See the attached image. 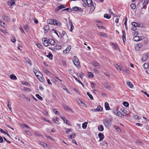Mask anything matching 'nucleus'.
I'll return each instance as SVG.
<instances>
[{
	"instance_id": "obj_46",
	"label": "nucleus",
	"mask_w": 149,
	"mask_h": 149,
	"mask_svg": "<svg viewBox=\"0 0 149 149\" xmlns=\"http://www.w3.org/2000/svg\"><path fill=\"white\" fill-rule=\"evenodd\" d=\"M22 127L23 128H24V127H26V128L28 129H31L30 127L26 124H23L22 125Z\"/></svg>"
},
{
	"instance_id": "obj_59",
	"label": "nucleus",
	"mask_w": 149,
	"mask_h": 149,
	"mask_svg": "<svg viewBox=\"0 0 149 149\" xmlns=\"http://www.w3.org/2000/svg\"><path fill=\"white\" fill-rule=\"evenodd\" d=\"M91 87H92V88H95V84H94V83H93V82H91Z\"/></svg>"
},
{
	"instance_id": "obj_16",
	"label": "nucleus",
	"mask_w": 149,
	"mask_h": 149,
	"mask_svg": "<svg viewBox=\"0 0 149 149\" xmlns=\"http://www.w3.org/2000/svg\"><path fill=\"white\" fill-rule=\"evenodd\" d=\"M142 45L141 44L136 45L135 47V48L136 50L139 51L140 50V48L141 47Z\"/></svg>"
},
{
	"instance_id": "obj_43",
	"label": "nucleus",
	"mask_w": 149,
	"mask_h": 149,
	"mask_svg": "<svg viewBox=\"0 0 149 149\" xmlns=\"http://www.w3.org/2000/svg\"><path fill=\"white\" fill-rule=\"evenodd\" d=\"M36 45L40 49H42L43 47L38 42H36Z\"/></svg>"
},
{
	"instance_id": "obj_18",
	"label": "nucleus",
	"mask_w": 149,
	"mask_h": 149,
	"mask_svg": "<svg viewBox=\"0 0 149 149\" xmlns=\"http://www.w3.org/2000/svg\"><path fill=\"white\" fill-rule=\"evenodd\" d=\"M98 136L100 139L99 140L100 141L102 140L103 139L104 137L103 134H101V133H99L98 134Z\"/></svg>"
},
{
	"instance_id": "obj_49",
	"label": "nucleus",
	"mask_w": 149,
	"mask_h": 149,
	"mask_svg": "<svg viewBox=\"0 0 149 149\" xmlns=\"http://www.w3.org/2000/svg\"><path fill=\"white\" fill-rule=\"evenodd\" d=\"M131 7L133 9H134L135 8L136 5L134 3H132L130 5Z\"/></svg>"
},
{
	"instance_id": "obj_7",
	"label": "nucleus",
	"mask_w": 149,
	"mask_h": 149,
	"mask_svg": "<svg viewBox=\"0 0 149 149\" xmlns=\"http://www.w3.org/2000/svg\"><path fill=\"white\" fill-rule=\"evenodd\" d=\"M34 72L37 78H38V77L40 76H42V74L39 71L36 70H34Z\"/></svg>"
},
{
	"instance_id": "obj_1",
	"label": "nucleus",
	"mask_w": 149,
	"mask_h": 149,
	"mask_svg": "<svg viewBox=\"0 0 149 149\" xmlns=\"http://www.w3.org/2000/svg\"><path fill=\"white\" fill-rule=\"evenodd\" d=\"M47 22L48 24L56 25L57 26H60L61 25V23L58 21L52 19H49L47 20Z\"/></svg>"
},
{
	"instance_id": "obj_30",
	"label": "nucleus",
	"mask_w": 149,
	"mask_h": 149,
	"mask_svg": "<svg viewBox=\"0 0 149 149\" xmlns=\"http://www.w3.org/2000/svg\"><path fill=\"white\" fill-rule=\"evenodd\" d=\"M63 107L65 109H67L68 111H72V110L69 107L65 105H64Z\"/></svg>"
},
{
	"instance_id": "obj_6",
	"label": "nucleus",
	"mask_w": 149,
	"mask_h": 149,
	"mask_svg": "<svg viewBox=\"0 0 149 149\" xmlns=\"http://www.w3.org/2000/svg\"><path fill=\"white\" fill-rule=\"evenodd\" d=\"M42 42L44 45L45 46H47L49 45L48 40L47 41L46 38H43L42 39Z\"/></svg>"
},
{
	"instance_id": "obj_36",
	"label": "nucleus",
	"mask_w": 149,
	"mask_h": 149,
	"mask_svg": "<svg viewBox=\"0 0 149 149\" xmlns=\"http://www.w3.org/2000/svg\"><path fill=\"white\" fill-rule=\"evenodd\" d=\"M87 124L88 123L87 122H84L83 123L82 127L84 129H86V128Z\"/></svg>"
},
{
	"instance_id": "obj_26",
	"label": "nucleus",
	"mask_w": 149,
	"mask_h": 149,
	"mask_svg": "<svg viewBox=\"0 0 149 149\" xmlns=\"http://www.w3.org/2000/svg\"><path fill=\"white\" fill-rule=\"evenodd\" d=\"M133 39L134 41H138L140 40V38L139 37L137 36H134Z\"/></svg>"
},
{
	"instance_id": "obj_27",
	"label": "nucleus",
	"mask_w": 149,
	"mask_h": 149,
	"mask_svg": "<svg viewBox=\"0 0 149 149\" xmlns=\"http://www.w3.org/2000/svg\"><path fill=\"white\" fill-rule=\"evenodd\" d=\"M105 107L106 110H109L110 109L109 104L107 102L105 103Z\"/></svg>"
},
{
	"instance_id": "obj_44",
	"label": "nucleus",
	"mask_w": 149,
	"mask_h": 149,
	"mask_svg": "<svg viewBox=\"0 0 149 149\" xmlns=\"http://www.w3.org/2000/svg\"><path fill=\"white\" fill-rule=\"evenodd\" d=\"M87 94L91 100H93V97L92 95L89 92H87Z\"/></svg>"
},
{
	"instance_id": "obj_52",
	"label": "nucleus",
	"mask_w": 149,
	"mask_h": 149,
	"mask_svg": "<svg viewBox=\"0 0 149 149\" xmlns=\"http://www.w3.org/2000/svg\"><path fill=\"white\" fill-rule=\"evenodd\" d=\"M0 25L4 27H5V26H6L5 24L1 20H0Z\"/></svg>"
},
{
	"instance_id": "obj_35",
	"label": "nucleus",
	"mask_w": 149,
	"mask_h": 149,
	"mask_svg": "<svg viewBox=\"0 0 149 149\" xmlns=\"http://www.w3.org/2000/svg\"><path fill=\"white\" fill-rule=\"evenodd\" d=\"M10 78L11 79H13L14 80H16L17 79V77L16 76L13 74H12L10 75Z\"/></svg>"
},
{
	"instance_id": "obj_10",
	"label": "nucleus",
	"mask_w": 149,
	"mask_h": 149,
	"mask_svg": "<svg viewBox=\"0 0 149 149\" xmlns=\"http://www.w3.org/2000/svg\"><path fill=\"white\" fill-rule=\"evenodd\" d=\"M8 4L11 6L15 5V3L14 0H10L8 1Z\"/></svg>"
},
{
	"instance_id": "obj_61",
	"label": "nucleus",
	"mask_w": 149,
	"mask_h": 149,
	"mask_svg": "<svg viewBox=\"0 0 149 149\" xmlns=\"http://www.w3.org/2000/svg\"><path fill=\"white\" fill-rule=\"evenodd\" d=\"M25 132L28 135H31V133L27 130H25Z\"/></svg>"
},
{
	"instance_id": "obj_24",
	"label": "nucleus",
	"mask_w": 149,
	"mask_h": 149,
	"mask_svg": "<svg viewBox=\"0 0 149 149\" xmlns=\"http://www.w3.org/2000/svg\"><path fill=\"white\" fill-rule=\"evenodd\" d=\"M65 7L63 5H61L58 6L56 9V10L58 11L59 10L64 8Z\"/></svg>"
},
{
	"instance_id": "obj_51",
	"label": "nucleus",
	"mask_w": 149,
	"mask_h": 149,
	"mask_svg": "<svg viewBox=\"0 0 149 149\" xmlns=\"http://www.w3.org/2000/svg\"><path fill=\"white\" fill-rule=\"evenodd\" d=\"M53 120L55 123H57L58 122V118H53L52 119Z\"/></svg>"
},
{
	"instance_id": "obj_63",
	"label": "nucleus",
	"mask_w": 149,
	"mask_h": 149,
	"mask_svg": "<svg viewBox=\"0 0 149 149\" xmlns=\"http://www.w3.org/2000/svg\"><path fill=\"white\" fill-rule=\"evenodd\" d=\"M100 144H101V145H102L103 146H105L106 144H107V143L106 141H103L102 142V143H100Z\"/></svg>"
},
{
	"instance_id": "obj_64",
	"label": "nucleus",
	"mask_w": 149,
	"mask_h": 149,
	"mask_svg": "<svg viewBox=\"0 0 149 149\" xmlns=\"http://www.w3.org/2000/svg\"><path fill=\"white\" fill-rule=\"evenodd\" d=\"M44 71L47 73V74H49L50 73V72L47 70L45 69L44 70Z\"/></svg>"
},
{
	"instance_id": "obj_22",
	"label": "nucleus",
	"mask_w": 149,
	"mask_h": 149,
	"mask_svg": "<svg viewBox=\"0 0 149 149\" xmlns=\"http://www.w3.org/2000/svg\"><path fill=\"white\" fill-rule=\"evenodd\" d=\"M127 84L128 86L131 88H132L133 87V85L132 83L130 81H127Z\"/></svg>"
},
{
	"instance_id": "obj_41",
	"label": "nucleus",
	"mask_w": 149,
	"mask_h": 149,
	"mask_svg": "<svg viewBox=\"0 0 149 149\" xmlns=\"http://www.w3.org/2000/svg\"><path fill=\"white\" fill-rule=\"evenodd\" d=\"M134 118L135 119L138 120H140L141 118V117L137 115H134Z\"/></svg>"
},
{
	"instance_id": "obj_31",
	"label": "nucleus",
	"mask_w": 149,
	"mask_h": 149,
	"mask_svg": "<svg viewBox=\"0 0 149 149\" xmlns=\"http://www.w3.org/2000/svg\"><path fill=\"white\" fill-rule=\"evenodd\" d=\"M61 118H62V119L63 120V121L67 124L70 125L69 123H70V122L69 121H68L67 120H66L65 118L63 117H61Z\"/></svg>"
},
{
	"instance_id": "obj_45",
	"label": "nucleus",
	"mask_w": 149,
	"mask_h": 149,
	"mask_svg": "<svg viewBox=\"0 0 149 149\" xmlns=\"http://www.w3.org/2000/svg\"><path fill=\"white\" fill-rule=\"evenodd\" d=\"M24 28L25 29V31H26L28 32L29 30V26L27 25H25L24 26Z\"/></svg>"
},
{
	"instance_id": "obj_8",
	"label": "nucleus",
	"mask_w": 149,
	"mask_h": 149,
	"mask_svg": "<svg viewBox=\"0 0 149 149\" xmlns=\"http://www.w3.org/2000/svg\"><path fill=\"white\" fill-rule=\"evenodd\" d=\"M71 48V46L69 45L68 46L66 49L63 51V54H65L68 53L70 51Z\"/></svg>"
},
{
	"instance_id": "obj_62",
	"label": "nucleus",
	"mask_w": 149,
	"mask_h": 149,
	"mask_svg": "<svg viewBox=\"0 0 149 149\" xmlns=\"http://www.w3.org/2000/svg\"><path fill=\"white\" fill-rule=\"evenodd\" d=\"M99 34L100 36H102L104 37H105L107 36L104 33H100Z\"/></svg>"
},
{
	"instance_id": "obj_19",
	"label": "nucleus",
	"mask_w": 149,
	"mask_h": 149,
	"mask_svg": "<svg viewBox=\"0 0 149 149\" xmlns=\"http://www.w3.org/2000/svg\"><path fill=\"white\" fill-rule=\"evenodd\" d=\"M104 85L105 87L109 90H111V87L107 83H104Z\"/></svg>"
},
{
	"instance_id": "obj_2",
	"label": "nucleus",
	"mask_w": 149,
	"mask_h": 149,
	"mask_svg": "<svg viewBox=\"0 0 149 149\" xmlns=\"http://www.w3.org/2000/svg\"><path fill=\"white\" fill-rule=\"evenodd\" d=\"M73 62L74 65L78 68L80 67L79 59L76 56H74L73 59Z\"/></svg>"
},
{
	"instance_id": "obj_17",
	"label": "nucleus",
	"mask_w": 149,
	"mask_h": 149,
	"mask_svg": "<svg viewBox=\"0 0 149 149\" xmlns=\"http://www.w3.org/2000/svg\"><path fill=\"white\" fill-rule=\"evenodd\" d=\"M112 44L113 46V47L115 49L118 51H119L120 50V49L119 48L117 44L113 43H112Z\"/></svg>"
},
{
	"instance_id": "obj_39",
	"label": "nucleus",
	"mask_w": 149,
	"mask_h": 149,
	"mask_svg": "<svg viewBox=\"0 0 149 149\" xmlns=\"http://www.w3.org/2000/svg\"><path fill=\"white\" fill-rule=\"evenodd\" d=\"M95 6L94 5L93 6H91L90 12H91V13H92L93 12L95 9Z\"/></svg>"
},
{
	"instance_id": "obj_56",
	"label": "nucleus",
	"mask_w": 149,
	"mask_h": 149,
	"mask_svg": "<svg viewBox=\"0 0 149 149\" xmlns=\"http://www.w3.org/2000/svg\"><path fill=\"white\" fill-rule=\"evenodd\" d=\"M143 67L145 69H146L148 67V64L147 63H145L143 65Z\"/></svg>"
},
{
	"instance_id": "obj_14",
	"label": "nucleus",
	"mask_w": 149,
	"mask_h": 149,
	"mask_svg": "<svg viewBox=\"0 0 149 149\" xmlns=\"http://www.w3.org/2000/svg\"><path fill=\"white\" fill-rule=\"evenodd\" d=\"M92 64L96 68L99 69V68L100 65L96 61H95L93 62Z\"/></svg>"
},
{
	"instance_id": "obj_25",
	"label": "nucleus",
	"mask_w": 149,
	"mask_h": 149,
	"mask_svg": "<svg viewBox=\"0 0 149 149\" xmlns=\"http://www.w3.org/2000/svg\"><path fill=\"white\" fill-rule=\"evenodd\" d=\"M146 1V0H145L144 3L143 4V7L141 8L142 9H146V5L147 4H148V2H147L146 3H145Z\"/></svg>"
},
{
	"instance_id": "obj_28",
	"label": "nucleus",
	"mask_w": 149,
	"mask_h": 149,
	"mask_svg": "<svg viewBox=\"0 0 149 149\" xmlns=\"http://www.w3.org/2000/svg\"><path fill=\"white\" fill-rule=\"evenodd\" d=\"M0 31L2 32L6 35L9 34L8 33L7 31L6 30H3L2 29H0Z\"/></svg>"
},
{
	"instance_id": "obj_54",
	"label": "nucleus",
	"mask_w": 149,
	"mask_h": 149,
	"mask_svg": "<svg viewBox=\"0 0 149 149\" xmlns=\"http://www.w3.org/2000/svg\"><path fill=\"white\" fill-rule=\"evenodd\" d=\"M66 131L67 134H69V132H72V129H66Z\"/></svg>"
},
{
	"instance_id": "obj_5",
	"label": "nucleus",
	"mask_w": 149,
	"mask_h": 149,
	"mask_svg": "<svg viewBox=\"0 0 149 149\" xmlns=\"http://www.w3.org/2000/svg\"><path fill=\"white\" fill-rule=\"evenodd\" d=\"M77 102L80 105L84 107H86V106L84 103L79 100L77 99L76 100Z\"/></svg>"
},
{
	"instance_id": "obj_11",
	"label": "nucleus",
	"mask_w": 149,
	"mask_h": 149,
	"mask_svg": "<svg viewBox=\"0 0 149 149\" xmlns=\"http://www.w3.org/2000/svg\"><path fill=\"white\" fill-rule=\"evenodd\" d=\"M114 113L115 114L116 113L117 115L119 117H123L124 116V115L119 111H116L114 112Z\"/></svg>"
},
{
	"instance_id": "obj_23",
	"label": "nucleus",
	"mask_w": 149,
	"mask_h": 149,
	"mask_svg": "<svg viewBox=\"0 0 149 149\" xmlns=\"http://www.w3.org/2000/svg\"><path fill=\"white\" fill-rule=\"evenodd\" d=\"M98 130L101 131H102L104 130V127L102 125H100L98 126Z\"/></svg>"
},
{
	"instance_id": "obj_53",
	"label": "nucleus",
	"mask_w": 149,
	"mask_h": 149,
	"mask_svg": "<svg viewBox=\"0 0 149 149\" xmlns=\"http://www.w3.org/2000/svg\"><path fill=\"white\" fill-rule=\"evenodd\" d=\"M70 138L71 139H73L74 138L75 136V134L74 133L70 135Z\"/></svg>"
},
{
	"instance_id": "obj_38",
	"label": "nucleus",
	"mask_w": 149,
	"mask_h": 149,
	"mask_svg": "<svg viewBox=\"0 0 149 149\" xmlns=\"http://www.w3.org/2000/svg\"><path fill=\"white\" fill-rule=\"evenodd\" d=\"M114 128L119 132H121V130L120 128L117 126H114Z\"/></svg>"
},
{
	"instance_id": "obj_50",
	"label": "nucleus",
	"mask_w": 149,
	"mask_h": 149,
	"mask_svg": "<svg viewBox=\"0 0 149 149\" xmlns=\"http://www.w3.org/2000/svg\"><path fill=\"white\" fill-rule=\"evenodd\" d=\"M36 97L40 100H43V98L39 94H36Z\"/></svg>"
},
{
	"instance_id": "obj_37",
	"label": "nucleus",
	"mask_w": 149,
	"mask_h": 149,
	"mask_svg": "<svg viewBox=\"0 0 149 149\" xmlns=\"http://www.w3.org/2000/svg\"><path fill=\"white\" fill-rule=\"evenodd\" d=\"M127 17H125V22H124V25L125 27V29L126 30L127 29Z\"/></svg>"
},
{
	"instance_id": "obj_32",
	"label": "nucleus",
	"mask_w": 149,
	"mask_h": 149,
	"mask_svg": "<svg viewBox=\"0 0 149 149\" xmlns=\"http://www.w3.org/2000/svg\"><path fill=\"white\" fill-rule=\"evenodd\" d=\"M11 102L9 101H8V109L10 110L11 111H12L11 109L12 108L11 107Z\"/></svg>"
},
{
	"instance_id": "obj_3",
	"label": "nucleus",
	"mask_w": 149,
	"mask_h": 149,
	"mask_svg": "<svg viewBox=\"0 0 149 149\" xmlns=\"http://www.w3.org/2000/svg\"><path fill=\"white\" fill-rule=\"evenodd\" d=\"M103 124L106 127L108 128L110 127L111 125L110 121L106 119L104 120Z\"/></svg>"
},
{
	"instance_id": "obj_55",
	"label": "nucleus",
	"mask_w": 149,
	"mask_h": 149,
	"mask_svg": "<svg viewBox=\"0 0 149 149\" xmlns=\"http://www.w3.org/2000/svg\"><path fill=\"white\" fill-rule=\"evenodd\" d=\"M24 90L26 92H28L31 91L29 88L27 87H24Z\"/></svg>"
},
{
	"instance_id": "obj_48",
	"label": "nucleus",
	"mask_w": 149,
	"mask_h": 149,
	"mask_svg": "<svg viewBox=\"0 0 149 149\" xmlns=\"http://www.w3.org/2000/svg\"><path fill=\"white\" fill-rule=\"evenodd\" d=\"M123 105L125 107H127L129 106V104L128 102H124L123 103Z\"/></svg>"
},
{
	"instance_id": "obj_58",
	"label": "nucleus",
	"mask_w": 149,
	"mask_h": 149,
	"mask_svg": "<svg viewBox=\"0 0 149 149\" xmlns=\"http://www.w3.org/2000/svg\"><path fill=\"white\" fill-rule=\"evenodd\" d=\"M84 76V74L82 72L80 74H79V76L81 78H82Z\"/></svg>"
},
{
	"instance_id": "obj_42",
	"label": "nucleus",
	"mask_w": 149,
	"mask_h": 149,
	"mask_svg": "<svg viewBox=\"0 0 149 149\" xmlns=\"http://www.w3.org/2000/svg\"><path fill=\"white\" fill-rule=\"evenodd\" d=\"M88 77L89 78H92L94 77V75L91 72H88Z\"/></svg>"
},
{
	"instance_id": "obj_40",
	"label": "nucleus",
	"mask_w": 149,
	"mask_h": 149,
	"mask_svg": "<svg viewBox=\"0 0 149 149\" xmlns=\"http://www.w3.org/2000/svg\"><path fill=\"white\" fill-rule=\"evenodd\" d=\"M11 40L13 42H15L16 41L15 37L14 36H12L11 37Z\"/></svg>"
},
{
	"instance_id": "obj_15",
	"label": "nucleus",
	"mask_w": 149,
	"mask_h": 149,
	"mask_svg": "<svg viewBox=\"0 0 149 149\" xmlns=\"http://www.w3.org/2000/svg\"><path fill=\"white\" fill-rule=\"evenodd\" d=\"M48 42L49 44H50L51 45H54L55 44V41L52 39H49L48 40Z\"/></svg>"
},
{
	"instance_id": "obj_12",
	"label": "nucleus",
	"mask_w": 149,
	"mask_h": 149,
	"mask_svg": "<svg viewBox=\"0 0 149 149\" xmlns=\"http://www.w3.org/2000/svg\"><path fill=\"white\" fill-rule=\"evenodd\" d=\"M62 48V47L61 46L57 45L54 46V48L52 49L54 52H56V50H59L60 49Z\"/></svg>"
},
{
	"instance_id": "obj_47",
	"label": "nucleus",
	"mask_w": 149,
	"mask_h": 149,
	"mask_svg": "<svg viewBox=\"0 0 149 149\" xmlns=\"http://www.w3.org/2000/svg\"><path fill=\"white\" fill-rule=\"evenodd\" d=\"M3 18L4 19V20L6 21H9V18L7 16L5 15L3 16Z\"/></svg>"
},
{
	"instance_id": "obj_21",
	"label": "nucleus",
	"mask_w": 149,
	"mask_h": 149,
	"mask_svg": "<svg viewBox=\"0 0 149 149\" xmlns=\"http://www.w3.org/2000/svg\"><path fill=\"white\" fill-rule=\"evenodd\" d=\"M148 58V56L146 55H144L142 58V60L143 62L145 61Z\"/></svg>"
},
{
	"instance_id": "obj_57",
	"label": "nucleus",
	"mask_w": 149,
	"mask_h": 149,
	"mask_svg": "<svg viewBox=\"0 0 149 149\" xmlns=\"http://www.w3.org/2000/svg\"><path fill=\"white\" fill-rule=\"evenodd\" d=\"M132 35L134 36H137L138 33L137 31H134L132 33Z\"/></svg>"
},
{
	"instance_id": "obj_9",
	"label": "nucleus",
	"mask_w": 149,
	"mask_h": 149,
	"mask_svg": "<svg viewBox=\"0 0 149 149\" xmlns=\"http://www.w3.org/2000/svg\"><path fill=\"white\" fill-rule=\"evenodd\" d=\"M102 108L100 106H99L97 107L96 109H92L91 110L93 111H102Z\"/></svg>"
},
{
	"instance_id": "obj_33",
	"label": "nucleus",
	"mask_w": 149,
	"mask_h": 149,
	"mask_svg": "<svg viewBox=\"0 0 149 149\" xmlns=\"http://www.w3.org/2000/svg\"><path fill=\"white\" fill-rule=\"evenodd\" d=\"M70 31H71L72 32V31L73 30V29L74 28V26L73 25L71 21H70Z\"/></svg>"
},
{
	"instance_id": "obj_34",
	"label": "nucleus",
	"mask_w": 149,
	"mask_h": 149,
	"mask_svg": "<svg viewBox=\"0 0 149 149\" xmlns=\"http://www.w3.org/2000/svg\"><path fill=\"white\" fill-rule=\"evenodd\" d=\"M44 29L46 32H47L49 29V25H47L44 27Z\"/></svg>"
},
{
	"instance_id": "obj_13",
	"label": "nucleus",
	"mask_w": 149,
	"mask_h": 149,
	"mask_svg": "<svg viewBox=\"0 0 149 149\" xmlns=\"http://www.w3.org/2000/svg\"><path fill=\"white\" fill-rule=\"evenodd\" d=\"M116 68L118 70H119L120 71H124L123 68L121 66L118 65L117 64L115 65Z\"/></svg>"
},
{
	"instance_id": "obj_60",
	"label": "nucleus",
	"mask_w": 149,
	"mask_h": 149,
	"mask_svg": "<svg viewBox=\"0 0 149 149\" xmlns=\"http://www.w3.org/2000/svg\"><path fill=\"white\" fill-rule=\"evenodd\" d=\"M132 25L133 26L136 27L137 26V24L135 22H132Z\"/></svg>"
},
{
	"instance_id": "obj_4",
	"label": "nucleus",
	"mask_w": 149,
	"mask_h": 149,
	"mask_svg": "<svg viewBox=\"0 0 149 149\" xmlns=\"http://www.w3.org/2000/svg\"><path fill=\"white\" fill-rule=\"evenodd\" d=\"M84 2L85 5H86V3H87V5L89 7L91 6L92 5V0H82Z\"/></svg>"
},
{
	"instance_id": "obj_29",
	"label": "nucleus",
	"mask_w": 149,
	"mask_h": 149,
	"mask_svg": "<svg viewBox=\"0 0 149 149\" xmlns=\"http://www.w3.org/2000/svg\"><path fill=\"white\" fill-rule=\"evenodd\" d=\"M104 17L105 18H107V19H109L110 18L111 16L110 14H105L104 15Z\"/></svg>"
},
{
	"instance_id": "obj_20",
	"label": "nucleus",
	"mask_w": 149,
	"mask_h": 149,
	"mask_svg": "<svg viewBox=\"0 0 149 149\" xmlns=\"http://www.w3.org/2000/svg\"><path fill=\"white\" fill-rule=\"evenodd\" d=\"M120 111L124 113L127 114H128L129 113V111L126 109L123 108L121 109H120Z\"/></svg>"
}]
</instances>
